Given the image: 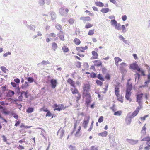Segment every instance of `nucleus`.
<instances>
[{"mask_svg":"<svg viewBox=\"0 0 150 150\" xmlns=\"http://www.w3.org/2000/svg\"><path fill=\"white\" fill-rule=\"evenodd\" d=\"M131 95V92H126L125 95V98L127 100L129 101L130 102H131L132 100V99L130 98Z\"/></svg>","mask_w":150,"mask_h":150,"instance_id":"obj_9","label":"nucleus"},{"mask_svg":"<svg viewBox=\"0 0 150 150\" xmlns=\"http://www.w3.org/2000/svg\"><path fill=\"white\" fill-rule=\"evenodd\" d=\"M49 64L50 62L48 61L43 60L41 62L38 64V65H39V64H41L43 65H45L47 64Z\"/></svg>","mask_w":150,"mask_h":150,"instance_id":"obj_23","label":"nucleus"},{"mask_svg":"<svg viewBox=\"0 0 150 150\" xmlns=\"http://www.w3.org/2000/svg\"><path fill=\"white\" fill-rule=\"evenodd\" d=\"M71 91H72V94H73L79 93L78 90L76 88H75V89L74 90L72 88L71 89Z\"/></svg>","mask_w":150,"mask_h":150,"instance_id":"obj_41","label":"nucleus"},{"mask_svg":"<svg viewBox=\"0 0 150 150\" xmlns=\"http://www.w3.org/2000/svg\"><path fill=\"white\" fill-rule=\"evenodd\" d=\"M129 68L134 70H137V71H139L140 70V68L136 62L130 64Z\"/></svg>","mask_w":150,"mask_h":150,"instance_id":"obj_5","label":"nucleus"},{"mask_svg":"<svg viewBox=\"0 0 150 150\" xmlns=\"http://www.w3.org/2000/svg\"><path fill=\"white\" fill-rule=\"evenodd\" d=\"M122 113V112L121 111H118L115 112L114 115L116 116H120Z\"/></svg>","mask_w":150,"mask_h":150,"instance_id":"obj_42","label":"nucleus"},{"mask_svg":"<svg viewBox=\"0 0 150 150\" xmlns=\"http://www.w3.org/2000/svg\"><path fill=\"white\" fill-rule=\"evenodd\" d=\"M25 25L27 26V28L30 29L31 30L33 31H35V29L34 28H33V27L31 25H28L27 24H25Z\"/></svg>","mask_w":150,"mask_h":150,"instance_id":"obj_55","label":"nucleus"},{"mask_svg":"<svg viewBox=\"0 0 150 150\" xmlns=\"http://www.w3.org/2000/svg\"><path fill=\"white\" fill-rule=\"evenodd\" d=\"M48 81L49 82L52 89H54L58 84L57 80L54 79H52L50 80L48 79Z\"/></svg>","mask_w":150,"mask_h":150,"instance_id":"obj_3","label":"nucleus"},{"mask_svg":"<svg viewBox=\"0 0 150 150\" xmlns=\"http://www.w3.org/2000/svg\"><path fill=\"white\" fill-rule=\"evenodd\" d=\"M146 143L147 145V146L145 147L144 149L145 150H149L150 149V143L149 142H146Z\"/></svg>","mask_w":150,"mask_h":150,"instance_id":"obj_38","label":"nucleus"},{"mask_svg":"<svg viewBox=\"0 0 150 150\" xmlns=\"http://www.w3.org/2000/svg\"><path fill=\"white\" fill-rule=\"evenodd\" d=\"M107 132L106 131H105L101 133H99L98 134V135L99 136H101L102 137H105L107 135Z\"/></svg>","mask_w":150,"mask_h":150,"instance_id":"obj_24","label":"nucleus"},{"mask_svg":"<svg viewBox=\"0 0 150 150\" xmlns=\"http://www.w3.org/2000/svg\"><path fill=\"white\" fill-rule=\"evenodd\" d=\"M96 83L98 85L100 86H102L103 84V82L98 80H96Z\"/></svg>","mask_w":150,"mask_h":150,"instance_id":"obj_49","label":"nucleus"},{"mask_svg":"<svg viewBox=\"0 0 150 150\" xmlns=\"http://www.w3.org/2000/svg\"><path fill=\"white\" fill-rule=\"evenodd\" d=\"M81 129V127L79 126V128L78 129V130L76 131V134H75V136L76 137H78L79 136H80V135H78V134L79 131H80Z\"/></svg>","mask_w":150,"mask_h":150,"instance_id":"obj_51","label":"nucleus"},{"mask_svg":"<svg viewBox=\"0 0 150 150\" xmlns=\"http://www.w3.org/2000/svg\"><path fill=\"white\" fill-rule=\"evenodd\" d=\"M126 140L128 142L132 145L136 144L138 142V140H134L130 139H127Z\"/></svg>","mask_w":150,"mask_h":150,"instance_id":"obj_11","label":"nucleus"},{"mask_svg":"<svg viewBox=\"0 0 150 150\" xmlns=\"http://www.w3.org/2000/svg\"><path fill=\"white\" fill-rule=\"evenodd\" d=\"M1 68L2 71L4 73H6V71H8V69H7L6 67L4 66H1Z\"/></svg>","mask_w":150,"mask_h":150,"instance_id":"obj_52","label":"nucleus"},{"mask_svg":"<svg viewBox=\"0 0 150 150\" xmlns=\"http://www.w3.org/2000/svg\"><path fill=\"white\" fill-rule=\"evenodd\" d=\"M103 117L101 116L100 117L98 120V122L99 123H101L103 121Z\"/></svg>","mask_w":150,"mask_h":150,"instance_id":"obj_57","label":"nucleus"},{"mask_svg":"<svg viewBox=\"0 0 150 150\" xmlns=\"http://www.w3.org/2000/svg\"><path fill=\"white\" fill-rule=\"evenodd\" d=\"M14 81L15 83H16L17 84H19L20 83V80L18 78L14 79Z\"/></svg>","mask_w":150,"mask_h":150,"instance_id":"obj_61","label":"nucleus"},{"mask_svg":"<svg viewBox=\"0 0 150 150\" xmlns=\"http://www.w3.org/2000/svg\"><path fill=\"white\" fill-rule=\"evenodd\" d=\"M67 82L69 83L71 86L75 88V83L74 81L71 78H69L67 80Z\"/></svg>","mask_w":150,"mask_h":150,"instance_id":"obj_14","label":"nucleus"},{"mask_svg":"<svg viewBox=\"0 0 150 150\" xmlns=\"http://www.w3.org/2000/svg\"><path fill=\"white\" fill-rule=\"evenodd\" d=\"M50 14L51 15V18L52 20H54L56 19V14L54 12H51L50 13Z\"/></svg>","mask_w":150,"mask_h":150,"instance_id":"obj_20","label":"nucleus"},{"mask_svg":"<svg viewBox=\"0 0 150 150\" xmlns=\"http://www.w3.org/2000/svg\"><path fill=\"white\" fill-rule=\"evenodd\" d=\"M26 79H27L28 81V83H31L34 81V79L32 77H29L26 78Z\"/></svg>","mask_w":150,"mask_h":150,"instance_id":"obj_26","label":"nucleus"},{"mask_svg":"<svg viewBox=\"0 0 150 150\" xmlns=\"http://www.w3.org/2000/svg\"><path fill=\"white\" fill-rule=\"evenodd\" d=\"M34 108L32 107H29L26 110V112L28 113H31L33 112Z\"/></svg>","mask_w":150,"mask_h":150,"instance_id":"obj_27","label":"nucleus"},{"mask_svg":"<svg viewBox=\"0 0 150 150\" xmlns=\"http://www.w3.org/2000/svg\"><path fill=\"white\" fill-rule=\"evenodd\" d=\"M109 11V9L108 8H102L101 10H100V11L104 13H107Z\"/></svg>","mask_w":150,"mask_h":150,"instance_id":"obj_30","label":"nucleus"},{"mask_svg":"<svg viewBox=\"0 0 150 150\" xmlns=\"http://www.w3.org/2000/svg\"><path fill=\"white\" fill-rule=\"evenodd\" d=\"M96 77L101 81H103L104 80V78L102 76L101 74H99L98 76H96Z\"/></svg>","mask_w":150,"mask_h":150,"instance_id":"obj_33","label":"nucleus"},{"mask_svg":"<svg viewBox=\"0 0 150 150\" xmlns=\"http://www.w3.org/2000/svg\"><path fill=\"white\" fill-rule=\"evenodd\" d=\"M134 76L135 77V81H136L137 78L138 80H139L140 78V75L139 73L137 72H136V74H134Z\"/></svg>","mask_w":150,"mask_h":150,"instance_id":"obj_37","label":"nucleus"},{"mask_svg":"<svg viewBox=\"0 0 150 150\" xmlns=\"http://www.w3.org/2000/svg\"><path fill=\"white\" fill-rule=\"evenodd\" d=\"M132 83H131L129 84L128 82H127V88L126 92H131V91L132 90Z\"/></svg>","mask_w":150,"mask_h":150,"instance_id":"obj_12","label":"nucleus"},{"mask_svg":"<svg viewBox=\"0 0 150 150\" xmlns=\"http://www.w3.org/2000/svg\"><path fill=\"white\" fill-rule=\"evenodd\" d=\"M114 59L115 61V64L116 65H117V64H118V62L122 61L121 59L119 57H115V58Z\"/></svg>","mask_w":150,"mask_h":150,"instance_id":"obj_32","label":"nucleus"},{"mask_svg":"<svg viewBox=\"0 0 150 150\" xmlns=\"http://www.w3.org/2000/svg\"><path fill=\"white\" fill-rule=\"evenodd\" d=\"M74 20L72 18H71L69 20V22L71 24H72L74 23Z\"/></svg>","mask_w":150,"mask_h":150,"instance_id":"obj_62","label":"nucleus"},{"mask_svg":"<svg viewBox=\"0 0 150 150\" xmlns=\"http://www.w3.org/2000/svg\"><path fill=\"white\" fill-rule=\"evenodd\" d=\"M90 85L88 84H86L84 85V86L83 87V92L86 93H88L89 89H90Z\"/></svg>","mask_w":150,"mask_h":150,"instance_id":"obj_10","label":"nucleus"},{"mask_svg":"<svg viewBox=\"0 0 150 150\" xmlns=\"http://www.w3.org/2000/svg\"><path fill=\"white\" fill-rule=\"evenodd\" d=\"M94 29L90 30L88 32V35H92L94 33Z\"/></svg>","mask_w":150,"mask_h":150,"instance_id":"obj_53","label":"nucleus"},{"mask_svg":"<svg viewBox=\"0 0 150 150\" xmlns=\"http://www.w3.org/2000/svg\"><path fill=\"white\" fill-rule=\"evenodd\" d=\"M74 43L75 44L77 45L80 44L81 43V41H80V40L79 39L77 38H75L74 39Z\"/></svg>","mask_w":150,"mask_h":150,"instance_id":"obj_35","label":"nucleus"},{"mask_svg":"<svg viewBox=\"0 0 150 150\" xmlns=\"http://www.w3.org/2000/svg\"><path fill=\"white\" fill-rule=\"evenodd\" d=\"M62 50H63V51L64 52H67L69 50L68 48L67 47L65 46H63L62 47Z\"/></svg>","mask_w":150,"mask_h":150,"instance_id":"obj_39","label":"nucleus"},{"mask_svg":"<svg viewBox=\"0 0 150 150\" xmlns=\"http://www.w3.org/2000/svg\"><path fill=\"white\" fill-rule=\"evenodd\" d=\"M80 19L83 21L84 22V23H86V21H89L91 20L89 16L81 17L80 18Z\"/></svg>","mask_w":150,"mask_h":150,"instance_id":"obj_17","label":"nucleus"},{"mask_svg":"<svg viewBox=\"0 0 150 150\" xmlns=\"http://www.w3.org/2000/svg\"><path fill=\"white\" fill-rule=\"evenodd\" d=\"M148 80L144 82V83L145 84L144 86H147V84L150 82V74H148L147 76Z\"/></svg>","mask_w":150,"mask_h":150,"instance_id":"obj_25","label":"nucleus"},{"mask_svg":"<svg viewBox=\"0 0 150 150\" xmlns=\"http://www.w3.org/2000/svg\"><path fill=\"white\" fill-rule=\"evenodd\" d=\"M139 107H138L136 108V110L132 113L131 114L130 113V115L132 117H134L137 115L139 111Z\"/></svg>","mask_w":150,"mask_h":150,"instance_id":"obj_8","label":"nucleus"},{"mask_svg":"<svg viewBox=\"0 0 150 150\" xmlns=\"http://www.w3.org/2000/svg\"><path fill=\"white\" fill-rule=\"evenodd\" d=\"M38 3L41 6H43L45 4V0H39Z\"/></svg>","mask_w":150,"mask_h":150,"instance_id":"obj_36","label":"nucleus"},{"mask_svg":"<svg viewBox=\"0 0 150 150\" xmlns=\"http://www.w3.org/2000/svg\"><path fill=\"white\" fill-rule=\"evenodd\" d=\"M132 117L130 115V113L128 114L125 119V122L127 125H129L131 122Z\"/></svg>","mask_w":150,"mask_h":150,"instance_id":"obj_7","label":"nucleus"},{"mask_svg":"<svg viewBox=\"0 0 150 150\" xmlns=\"http://www.w3.org/2000/svg\"><path fill=\"white\" fill-rule=\"evenodd\" d=\"M150 141V137H148L144 138L141 140V141H146L147 142H149Z\"/></svg>","mask_w":150,"mask_h":150,"instance_id":"obj_46","label":"nucleus"},{"mask_svg":"<svg viewBox=\"0 0 150 150\" xmlns=\"http://www.w3.org/2000/svg\"><path fill=\"white\" fill-rule=\"evenodd\" d=\"M76 49L77 51L79 52H84V50H82V47H77Z\"/></svg>","mask_w":150,"mask_h":150,"instance_id":"obj_58","label":"nucleus"},{"mask_svg":"<svg viewBox=\"0 0 150 150\" xmlns=\"http://www.w3.org/2000/svg\"><path fill=\"white\" fill-rule=\"evenodd\" d=\"M120 65H121L120 69L122 70H123L124 67H126L127 66L126 64L124 62L122 63Z\"/></svg>","mask_w":150,"mask_h":150,"instance_id":"obj_50","label":"nucleus"},{"mask_svg":"<svg viewBox=\"0 0 150 150\" xmlns=\"http://www.w3.org/2000/svg\"><path fill=\"white\" fill-rule=\"evenodd\" d=\"M81 96V95L79 93H78L77 96H76V101L77 102L80 99Z\"/></svg>","mask_w":150,"mask_h":150,"instance_id":"obj_54","label":"nucleus"},{"mask_svg":"<svg viewBox=\"0 0 150 150\" xmlns=\"http://www.w3.org/2000/svg\"><path fill=\"white\" fill-rule=\"evenodd\" d=\"M28 82L27 81H25V83L24 84H23L21 86V88L23 89H24L28 87L29 85L28 84Z\"/></svg>","mask_w":150,"mask_h":150,"instance_id":"obj_21","label":"nucleus"},{"mask_svg":"<svg viewBox=\"0 0 150 150\" xmlns=\"http://www.w3.org/2000/svg\"><path fill=\"white\" fill-rule=\"evenodd\" d=\"M117 99L121 103H122L123 102V96H118V97H117Z\"/></svg>","mask_w":150,"mask_h":150,"instance_id":"obj_31","label":"nucleus"},{"mask_svg":"<svg viewBox=\"0 0 150 150\" xmlns=\"http://www.w3.org/2000/svg\"><path fill=\"white\" fill-rule=\"evenodd\" d=\"M0 104L1 105H7L8 104V103H5L4 101L0 102Z\"/></svg>","mask_w":150,"mask_h":150,"instance_id":"obj_64","label":"nucleus"},{"mask_svg":"<svg viewBox=\"0 0 150 150\" xmlns=\"http://www.w3.org/2000/svg\"><path fill=\"white\" fill-rule=\"evenodd\" d=\"M114 135L113 133H111L109 135V139L110 141L113 142L115 140Z\"/></svg>","mask_w":150,"mask_h":150,"instance_id":"obj_22","label":"nucleus"},{"mask_svg":"<svg viewBox=\"0 0 150 150\" xmlns=\"http://www.w3.org/2000/svg\"><path fill=\"white\" fill-rule=\"evenodd\" d=\"M121 29L122 30V32L123 33H125L127 31V30L125 28V26L124 25H121Z\"/></svg>","mask_w":150,"mask_h":150,"instance_id":"obj_48","label":"nucleus"},{"mask_svg":"<svg viewBox=\"0 0 150 150\" xmlns=\"http://www.w3.org/2000/svg\"><path fill=\"white\" fill-rule=\"evenodd\" d=\"M52 49L55 51L56 49L57 48L58 46L57 44L55 42H53L52 44Z\"/></svg>","mask_w":150,"mask_h":150,"instance_id":"obj_19","label":"nucleus"},{"mask_svg":"<svg viewBox=\"0 0 150 150\" xmlns=\"http://www.w3.org/2000/svg\"><path fill=\"white\" fill-rule=\"evenodd\" d=\"M37 33L38 34L37 35H34L33 36L32 38L33 39H35V38H37L38 36H41L42 35L41 32L40 31H38Z\"/></svg>","mask_w":150,"mask_h":150,"instance_id":"obj_34","label":"nucleus"},{"mask_svg":"<svg viewBox=\"0 0 150 150\" xmlns=\"http://www.w3.org/2000/svg\"><path fill=\"white\" fill-rule=\"evenodd\" d=\"M76 66L78 68H80L81 67V62L79 61L77 62H76Z\"/></svg>","mask_w":150,"mask_h":150,"instance_id":"obj_59","label":"nucleus"},{"mask_svg":"<svg viewBox=\"0 0 150 150\" xmlns=\"http://www.w3.org/2000/svg\"><path fill=\"white\" fill-rule=\"evenodd\" d=\"M69 148L71 150H77L75 147L71 145H70L69 146Z\"/></svg>","mask_w":150,"mask_h":150,"instance_id":"obj_63","label":"nucleus"},{"mask_svg":"<svg viewBox=\"0 0 150 150\" xmlns=\"http://www.w3.org/2000/svg\"><path fill=\"white\" fill-rule=\"evenodd\" d=\"M95 4L96 5L99 7H103L104 6V4L100 2H96Z\"/></svg>","mask_w":150,"mask_h":150,"instance_id":"obj_28","label":"nucleus"},{"mask_svg":"<svg viewBox=\"0 0 150 150\" xmlns=\"http://www.w3.org/2000/svg\"><path fill=\"white\" fill-rule=\"evenodd\" d=\"M115 93L116 97H118L119 95V86L118 85H116L115 87Z\"/></svg>","mask_w":150,"mask_h":150,"instance_id":"obj_13","label":"nucleus"},{"mask_svg":"<svg viewBox=\"0 0 150 150\" xmlns=\"http://www.w3.org/2000/svg\"><path fill=\"white\" fill-rule=\"evenodd\" d=\"M92 55L93 56H96V57H98V55L97 53L95 51H93L92 52Z\"/></svg>","mask_w":150,"mask_h":150,"instance_id":"obj_60","label":"nucleus"},{"mask_svg":"<svg viewBox=\"0 0 150 150\" xmlns=\"http://www.w3.org/2000/svg\"><path fill=\"white\" fill-rule=\"evenodd\" d=\"M11 84L14 88H16L18 85H19V84H17V83H16L14 82H11Z\"/></svg>","mask_w":150,"mask_h":150,"instance_id":"obj_45","label":"nucleus"},{"mask_svg":"<svg viewBox=\"0 0 150 150\" xmlns=\"http://www.w3.org/2000/svg\"><path fill=\"white\" fill-rule=\"evenodd\" d=\"M52 107L54 108V111L57 110L59 111H60L62 110H64L66 108V107H64L63 104L57 105L56 103L54 104L52 106Z\"/></svg>","mask_w":150,"mask_h":150,"instance_id":"obj_2","label":"nucleus"},{"mask_svg":"<svg viewBox=\"0 0 150 150\" xmlns=\"http://www.w3.org/2000/svg\"><path fill=\"white\" fill-rule=\"evenodd\" d=\"M111 23L112 25H114L115 26L117 23V21L115 19L112 20L111 21Z\"/></svg>","mask_w":150,"mask_h":150,"instance_id":"obj_43","label":"nucleus"},{"mask_svg":"<svg viewBox=\"0 0 150 150\" xmlns=\"http://www.w3.org/2000/svg\"><path fill=\"white\" fill-rule=\"evenodd\" d=\"M15 94V92L11 90H9L7 94V96L9 97H11Z\"/></svg>","mask_w":150,"mask_h":150,"instance_id":"obj_18","label":"nucleus"},{"mask_svg":"<svg viewBox=\"0 0 150 150\" xmlns=\"http://www.w3.org/2000/svg\"><path fill=\"white\" fill-rule=\"evenodd\" d=\"M90 76L93 78H94L96 77V74L94 72H92L90 74Z\"/></svg>","mask_w":150,"mask_h":150,"instance_id":"obj_47","label":"nucleus"},{"mask_svg":"<svg viewBox=\"0 0 150 150\" xmlns=\"http://www.w3.org/2000/svg\"><path fill=\"white\" fill-rule=\"evenodd\" d=\"M83 97L84 98L85 97L86 98V104L87 105L89 104L92 101L91 97L89 93H83Z\"/></svg>","mask_w":150,"mask_h":150,"instance_id":"obj_1","label":"nucleus"},{"mask_svg":"<svg viewBox=\"0 0 150 150\" xmlns=\"http://www.w3.org/2000/svg\"><path fill=\"white\" fill-rule=\"evenodd\" d=\"M55 27L58 30H62V26L61 25L59 24H57L55 25Z\"/></svg>","mask_w":150,"mask_h":150,"instance_id":"obj_40","label":"nucleus"},{"mask_svg":"<svg viewBox=\"0 0 150 150\" xmlns=\"http://www.w3.org/2000/svg\"><path fill=\"white\" fill-rule=\"evenodd\" d=\"M60 139H62L63 136V135L64 133V129H62L60 132Z\"/></svg>","mask_w":150,"mask_h":150,"instance_id":"obj_44","label":"nucleus"},{"mask_svg":"<svg viewBox=\"0 0 150 150\" xmlns=\"http://www.w3.org/2000/svg\"><path fill=\"white\" fill-rule=\"evenodd\" d=\"M93 62L94 63V66L99 67L101 66L102 63L101 62L100 60H96L93 61Z\"/></svg>","mask_w":150,"mask_h":150,"instance_id":"obj_15","label":"nucleus"},{"mask_svg":"<svg viewBox=\"0 0 150 150\" xmlns=\"http://www.w3.org/2000/svg\"><path fill=\"white\" fill-rule=\"evenodd\" d=\"M90 119V117L88 116L86 117L84 119L82 126L84 128L86 129L87 128Z\"/></svg>","mask_w":150,"mask_h":150,"instance_id":"obj_4","label":"nucleus"},{"mask_svg":"<svg viewBox=\"0 0 150 150\" xmlns=\"http://www.w3.org/2000/svg\"><path fill=\"white\" fill-rule=\"evenodd\" d=\"M115 29L118 30H121V24L119 23H117L115 26Z\"/></svg>","mask_w":150,"mask_h":150,"instance_id":"obj_29","label":"nucleus"},{"mask_svg":"<svg viewBox=\"0 0 150 150\" xmlns=\"http://www.w3.org/2000/svg\"><path fill=\"white\" fill-rule=\"evenodd\" d=\"M59 37L61 40L62 41L64 40V35L62 34L60 35L59 36Z\"/></svg>","mask_w":150,"mask_h":150,"instance_id":"obj_56","label":"nucleus"},{"mask_svg":"<svg viewBox=\"0 0 150 150\" xmlns=\"http://www.w3.org/2000/svg\"><path fill=\"white\" fill-rule=\"evenodd\" d=\"M143 95V93L137 94L136 95V101L141 100L142 99Z\"/></svg>","mask_w":150,"mask_h":150,"instance_id":"obj_16","label":"nucleus"},{"mask_svg":"<svg viewBox=\"0 0 150 150\" xmlns=\"http://www.w3.org/2000/svg\"><path fill=\"white\" fill-rule=\"evenodd\" d=\"M69 11L68 9L66 8L65 10L64 8L62 7L59 9V11L61 15L64 16L66 15V13L68 12Z\"/></svg>","mask_w":150,"mask_h":150,"instance_id":"obj_6","label":"nucleus"}]
</instances>
